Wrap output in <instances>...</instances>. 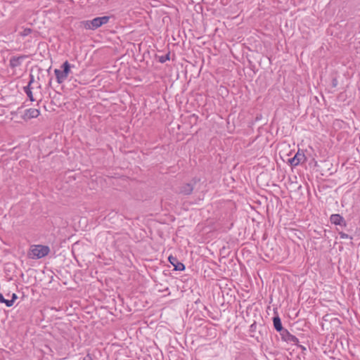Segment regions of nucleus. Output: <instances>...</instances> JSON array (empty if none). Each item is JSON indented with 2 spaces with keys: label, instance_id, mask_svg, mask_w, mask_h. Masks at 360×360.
Instances as JSON below:
<instances>
[{
  "label": "nucleus",
  "instance_id": "nucleus-1",
  "mask_svg": "<svg viewBox=\"0 0 360 360\" xmlns=\"http://www.w3.org/2000/svg\"><path fill=\"white\" fill-rule=\"evenodd\" d=\"M110 19L109 16L96 17L91 20H84L82 23L84 27L86 30H95L108 22Z\"/></svg>",
  "mask_w": 360,
  "mask_h": 360
},
{
  "label": "nucleus",
  "instance_id": "nucleus-2",
  "mask_svg": "<svg viewBox=\"0 0 360 360\" xmlns=\"http://www.w3.org/2000/svg\"><path fill=\"white\" fill-rule=\"evenodd\" d=\"M29 257L32 259H41L49 255L50 248L47 245H33L30 247Z\"/></svg>",
  "mask_w": 360,
  "mask_h": 360
},
{
  "label": "nucleus",
  "instance_id": "nucleus-3",
  "mask_svg": "<svg viewBox=\"0 0 360 360\" xmlns=\"http://www.w3.org/2000/svg\"><path fill=\"white\" fill-rule=\"evenodd\" d=\"M61 70L55 69L54 73L56 81L58 84H62L68 77L70 72L71 65L68 60H65L60 66Z\"/></svg>",
  "mask_w": 360,
  "mask_h": 360
},
{
  "label": "nucleus",
  "instance_id": "nucleus-4",
  "mask_svg": "<svg viewBox=\"0 0 360 360\" xmlns=\"http://www.w3.org/2000/svg\"><path fill=\"white\" fill-rule=\"evenodd\" d=\"M200 181L199 179L193 178L189 183L183 184L179 187L178 193L184 195H191L195 184Z\"/></svg>",
  "mask_w": 360,
  "mask_h": 360
},
{
  "label": "nucleus",
  "instance_id": "nucleus-5",
  "mask_svg": "<svg viewBox=\"0 0 360 360\" xmlns=\"http://www.w3.org/2000/svg\"><path fill=\"white\" fill-rule=\"evenodd\" d=\"M307 160V158L303 151H300L298 150L297 153L294 155L293 158H290L288 160V163L292 167H296L300 164L304 163Z\"/></svg>",
  "mask_w": 360,
  "mask_h": 360
},
{
  "label": "nucleus",
  "instance_id": "nucleus-6",
  "mask_svg": "<svg viewBox=\"0 0 360 360\" xmlns=\"http://www.w3.org/2000/svg\"><path fill=\"white\" fill-rule=\"evenodd\" d=\"M281 340L286 342H292L294 344H297V342H299L298 338L295 337V335L290 333V332L286 329L283 328L282 330L278 331Z\"/></svg>",
  "mask_w": 360,
  "mask_h": 360
},
{
  "label": "nucleus",
  "instance_id": "nucleus-7",
  "mask_svg": "<svg viewBox=\"0 0 360 360\" xmlns=\"http://www.w3.org/2000/svg\"><path fill=\"white\" fill-rule=\"evenodd\" d=\"M330 221L336 226L341 227L347 226V221L342 216L339 214H333L330 217Z\"/></svg>",
  "mask_w": 360,
  "mask_h": 360
},
{
  "label": "nucleus",
  "instance_id": "nucleus-8",
  "mask_svg": "<svg viewBox=\"0 0 360 360\" xmlns=\"http://www.w3.org/2000/svg\"><path fill=\"white\" fill-rule=\"evenodd\" d=\"M40 114L39 110L36 108H29L24 111V113L21 115L22 119L25 121H27L32 118L37 117Z\"/></svg>",
  "mask_w": 360,
  "mask_h": 360
},
{
  "label": "nucleus",
  "instance_id": "nucleus-9",
  "mask_svg": "<svg viewBox=\"0 0 360 360\" xmlns=\"http://www.w3.org/2000/svg\"><path fill=\"white\" fill-rule=\"evenodd\" d=\"M168 261L174 266V271H184L185 269V265L179 262L176 257L172 255L169 256Z\"/></svg>",
  "mask_w": 360,
  "mask_h": 360
},
{
  "label": "nucleus",
  "instance_id": "nucleus-10",
  "mask_svg": "<svg viewBox=\"0 0 360 360\" xmlns=\"http://www.w3.org/2000/svg\"><path fill=\"white\" fill-rule=\"evenodd\" d=\"M34 82V76L32 75H30V81L28 84L24 87V91L27 94V97L31 101H34L35 99L33 97L32 91L31 90V84Z\"/></svg>",
  "mask_w": 360,
  "mask_h": 360
},
{
  "label": "nucleus",
  "instance_id": "nucleus-11",
  "mask_svg": "<svg viewBox=\"0 0 360 360\" xmlns=\"http://www.w3.org/2000/svg\"><path fill=\"white\" fill-rule=\"evenodd\" d=\"M27 56H20L18 57L13 56L9 60V65L12 68H15L16 67H18L21 65L22 61L23 59H25Z\"/></svg>",
  "mask_w": 360,
  "mask_h": 360
},
{
  "label": "nucleus",
  "instance_id": "nucleus-12",
  "mask_svg": "<svg viewBox=\"0 0 360 360\" xmlns=\"http://www.w3.org/2000/svg\"><path fill=\"white\" fill-rule=\"evenodd\" d=\"M267 329L268 328L264 324H259L258 326V333L259 336H257L256 339L257 342H260L261 340H263L264 336L267 335Z\"/></svg>",
  "mask_w": 360,
  "mask_h": 360
},
{
  "label": "nucleus",
  "instance_id": "nucleus-13",
  "mask_svg": "<svg viewBox=\"0 0 360 360\" xmlns=\"http://www.w3.org/2000/svg\"><path fill=\"white\" fill-rule=\"evenodd\" d=\"M273 324L275 330L278 332L282 330L284 328L283 327L281 319L278 315H276L273 317Z\"/></svg>",
  "mask_w": 360,
  "mask_h": 360
},
{
  "label": "nucleus",
  "instance_id": "nucleus-14",
  "mask_svg": "<svg viewBox=\"0 0 360 360\" xmlns=\"http://www.w3.org/2000/svg\"><path fill=\"white\" fill-rule=\"evenodd\" d=\"M170 59V52H168L164 56H158V61L161 63H164Z\"/></svg>",
  "mask_w": 360,
  "mask_h": 360
},
{
  "label": "nucleus",
  "instance_id": "nucleus-15",
  "mask_svg": "<svg viewBox=\"0 0 360 360\" xmlns=\"http://www.w3.org/2000/svg\"><path fill=\"white\" fill-rule=\"evenodd\" d=\"M0 303H4L6 307H11V302H10L9 300L5 299L3 294L0 293Z\"/></svg>",
  "mask_w": 360,
  "mask_h": 360
},
{
  "label": "nucleus",
  "instance_id": "nucleus-16",
  "mask_svg": "<svg viewBox=\"0 0 360 360\" xmlns=\"http://www.w3.org/2000/svg\"><path fill=\"white\" fill-rule=\"evenodd\" d=\"M33 32L32 29L31 28H25L20 33V35L21 37H27L29 34H30Z\"/></svg>",
  "mask_w": 360,
  "mask_h": 360
},
{
  "label": "nucleus",
  "instance_id": "nucleus-17",
  "mask_svg": "<svg viewBox=\"0 0 360 360\" xmlns=\"http://www.w3.org/2000/svg\"><path fill=\"white\" fill-rule=\"evenodd\" d=\"M258 326L257 324V322L255 321L250 326V329H249V331L250 333H255L257 329H258Z\"/></svg>",
  "mask_w": 360,
  "mask_h": 360
},
{
  "label": "nucleus",
  "instance_id": "nucleus-18",
  "mask_svg": "<svg viewBox=\"0 0 360 360\" xmlns=\"http://www.w3.org/2000/svg\"><path fill=\"white\" fill-rule=\"evenodd\" d=\"M338 233H339L340 238L342 239H347V238L352 239V236H349L348 234H347L342 231H339Z\"/></svg>",
  "mask_w": 360,
  "mask_h": 360
},
{
  "label": "nucleus",
  "instance_id": "nucleus-19",
  "mask_svg": "<svg viewBox=\"0 0 360 360\" xmlns=\"http://www.w3.org/2000/svg\"><path fill=\"white\" fill-rule=\"evenodd\" d=\"M18 299V295L15 293H13L11 295V299L9 300L10 302H11V307L13 305L15 301Z\"/></svg>",
  "mask_w": 360,
  "mask_h": 360
},
{
  "label": "nucleus",
  "instance_id": "nucleus-20",
  "mask_svg": "<svg viewBox=\"0 0 360 360\" xmlns=\"http://www.w3.org/2000/svg\"><path fill=\"white\" fill-rule=\"evenodd\" d=\"M295 345H297V347H299L302 350V352L303 354H304V352L307 351L306 347H304L302 345H299L298 342H297V344H295Z\"/></svg>",
  "mask_w": 360,
  "mask_h": 360
},
{
  "label": "nucleus",
  "instance_id": "nucleus-21",
  "mask_svg": "<svg viewBox=\"0 0 360 360\" xmlns=\"http://www.w3.org/2000/svg\"><path fill=\"white\" fill-rule=\"evenodd\" d=\"M338 84V79L335 77L332 79V82H331V85L333 87H336Z\"/></svg>",
  "mask_w": 360,
  "mask_h": 360
},
{
  "label": "nucleus",
  "instance_id": "nucleus-22",
  "mask_svg": "<svg viewBox=\"0 0 360 360\" xmlns=\"http://www.w3.org/2000/svg\"><path fill=\"white\" fill-rule=\"evenodd\" d=\"M83 360H93L90 354H87L83 359Z\"/></svg>",
  "mask_w": 360,
  "mask_h": 360
},
{
  "label": "nucleus",
  "instance_id": "nucleus-23",
  "mask_svg": "<svg viewBox=\"0 0 360 360\" xmlns=\"http://www.w3.org/2000/svg\"><path fill=\"white\" fill-rule=\"evenodd\" d=\"M52 79H50L49 84L51 85Z\"/></svg>",
  "mask_w": 360,
  "mask_h": 360
}]
</instances>
